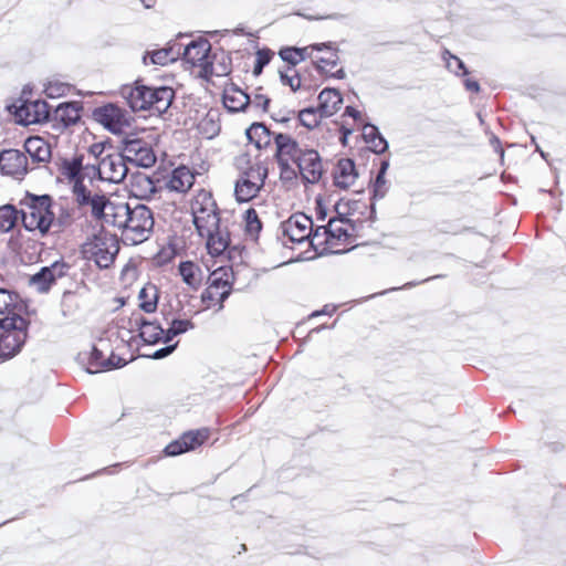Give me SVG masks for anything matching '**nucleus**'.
<instances>
[{"mask_svg": "<svg viewBox=\"0 0 566 566\" xmlns=\"http://www.w3.org/2000/svg\"><path fill=\"white\" fill-rule=\"evenodd\" d=\"M209 438V430L198 429L184 433L178 440L170 442L165 448V453L169 457H176L184 452L196 449Z\"/></svg>", "mask_w": 566, "mask_h": 566, "instance_id": "obj_17", "label": "nucleus"}, {"mask_svg": "<svg viewBox=\"0 0 566 566\" xmlns=\"http://www.w3.org/2000/svg\"><path fill=\"white\" fill-rule=\"evenodd\" d=\"M106 358L103 355V352L96 347L92 348L88 366H87V373L90 374H96L104 370V367H98L97 363H104Z\"/></svg>", "mask_w": 566, "mask_h": 566, "instance_id": "obj_45", "label": "nucleus"}, {"mask_svg": "<svg viewBox=\"0 0 566 566\" xmlns=\"http://www.w3.org/2000/svg\"><path fill=\"white\" fill-rule=\"evenodd\" d=\"M322 117H324V116L321 114L318 107L317 108L308 107V108L302 109L298 113V119H300L301 124L308 129H313V128L317 127Z\"/></svg>", "mask_w": 566, "mask_h": 566, "instance_id": "obj_38", "label": "nucleus"}, {"mask_svg": "<svg viewBox=\"0 0 566 566\" xmlns=\"http://www.w3.org/2000/svg\"><path fill=\"white\" fill-rule=\"evenodd\" d=\"M193 182V172L189 168L180 166L172 170L166 182V188L170 191L186 192L192 187Z\"/></svg>", "mask_w": 566, "mask_h": 566, "instance_id": "obj_24", "label": "nucleus"}, {"mask_svg": "<svg viewBox=\"0 0 566 566\" xmlns=\"http://www.w3.org/2000/svg\"><path fill=\"white\" fill-rule=\"evenodd\" d=\"M126 365V360L119 356L112 354L104 363H97L98 367H104V370L120 368Z\"/></svg>", "mask_w": 566, "mask_h": 566, "instance_id": "obj_47", "label": "nucleus"}, {"mask_svg": "<svg viewBox=\"0 0 566 566\" xmlns=\"http://www.w3.org/2000/svg\"><path fill=\"white\" fill-rule=\"evenodd\" d=\"M269 103L270 98L262 94H255L253 98H250V105L262 108L263 111H266Z\"/></svg>", "mask_w": 566, "mask_h": 566, "instance_id": "obj_51", "label": "nucleus"}, {"mask_svg": "<svg viewBox=\"0 0 566 566\" xmlns=\"http://www.w3.org/2000/svg\"><path fill=\"white\" fill-rule=\"evenodd\" d=\"M325 48H327V44H325V43L313 45V49H316V50H319V51L325 49Z\"/></svg>", "mask_w": 566, "mask_h": 566, "instance_id": "obj_59", "label": "nucleus"}, {"mask_svg": "<svg viewBox=\"0 0 566 566\" xmlns=\"http://www.w3.org/2000/svg\"><path fill=\"white\" fill-rule=\"evenodd\" d=\"M231 72L229 59L222 53L220 55L213 54L209 62L207 69H205L203 77L208 78L210 76H226Z\"/></svg>", "mask_w": 566, "mask_h": 566, "instance_id": "obj_33", "label": "nucleus"}, {"mask_svg": "<svg viewBox=\"0 0 566 566\" xmlns=\"http://www.w3.org/2000/svg\"><path fill=\"white\" fill-rule=\"evenodd\" d=\"M307 49H297V48H285L280 51V56L283 61L289 62L293 66L301 63L306 57Z\"/></svg>", "mask_w": 566, "mask_h": 566, "instance_id": "obj_41", "label": "nucleus"}, {"mask_svg": "<svg viewBox=\"0 0 566 566\" xmlns=\"http://www.w3.org/2000/svg\"><path fill=\"white\" fill-rule=\"evenodd\" d=\"M303 177L308 184L317 182L323 172V165L318 153L314 149H304L295 163Z\"/></svg>", "mask_w": 566, "mask_h": 566, "instance_id": "obj_20", "label": "nucleus"}, {"mask_svg": "<svg viewBox=\"0 0 566 566\" xmlns=\"http://www.w3.org/2000/svg\"><path fill=\"white\" fill-rule=\"evenodd\" d=\"M159 293L153 283H147L138 293L139 307L145 313H154L157 310Z\"/></svg>", "mask_w": 566, "mask_h": 566, "instance_id": "obj_31", "label": "nucleus"}, {"mask_svg": "<svg viewBox=\"0 0 566 566\" xmlns=\"http://www.w3.org/2000/svg\"><path fill=\"white\" fill-rule=\"evenodd\" d=\"M179 274L182 281L192 289H198L201 284V270L191 261H185L179 264Z\"/></svg>", "mask_w": 566, "mask_h": 566, "instance_id": "obj_35", "label": "nucleus"}, {"mask_svg": "<svg viewBox=\"0 0 566 566\" xmlns=\"http://www.w3.org/2000/svg\"><path fill=\"white\" fill-rule=\"evenodd\" d=\"M336 63H337V55L335 53H333L332 56L328 57V59H321L318 61V67H323V64L324 65L335 66Z\"/></svg>", "mask_w": 566, "mask_h": 566, "instance_id": "obj_54", "label": "nucleus"}, {"mask_svg": "<svg viewBox=\"0 0 566 566\" xmlns=\"http://www.w3.org/2000/svg\"><path fill=\"white\" fill-rule=\"evenodd\" d=\"M210 51L211 44L208 40L200 39L191 41L184 50V62L190 67H198L202 76L211 57Z\"/></svg>", "mask_w": 566, "mask_h": 566, "instance_id": "obj_15", "label": "nucleus"}, {"mask_svg": "<svg viewBox=\"0 0 566 566\" xmlns=\"http://www.w3.org/2000/svg\"><path fill=\"white\" fill-rule=\"evenodd\" d=\"M18 295L6 289H0V315L10 314L17 305Z\"/></svg>", "mask_w": 566, "mask_h": 566, "instance_id": "obj_42", "label": "nucleus"}, {"mask_svg": "<svg viewBox=\"0 0 566 566\" xmlns=\"http://www.w3.org/2000/svg\"><path fill=\"white\" fill-rule=\"evenodd\" d=\"M27 339V322L19 315L0 318V359L7 360L20 353Z\"/></svg>", "mask_w": 566, "mask_h": 566, "instance_id": "obj_5", "label": "nucleus"}, {"mask_svg": "<svg viewBox=\"0 0 566 566\" xmlns=\"http://www.w3.org/2000/svg\"><path fill=\"white\" fill-rule=\"evenodd\" d=\"M345 114L353 117V118H358L360 116V113L355 109L354 107L352 106H347L346 109H345Z\"/></svg>", "mask_w": 566, "mask_h": 566, "instance_id": "obj_55", "label": "nucleus"}, {"mask_svg": "<svg viewBox=\"0 0 566 566\" xmlns=\"http://www.w3.org/2000/svg\"><path fill=\"white\" fill-rule=\"evenodd\" d=\"M343 104L340 93L335 88H324L318 95V108L323 116L329 117L338 112Z\"/></svg>", "mask_w": 566, "mask_h": 566, "instance_id": "obj_26", "label": "nucleus"}, {"mask_svg": "<svg viewBox=\"0 0 566 566\" xmlns=\"http://www.w3.org/2000/svg\"><path fill=\"white\" fill-rule=\"evenodd\" d=\"M268 177V167L263 163H256L242 174L235 184V198L247 202L253 199L263 187Z\"/></svg>", "mask_w": 566, "mask_h": 566, "instance_id": "obj_8", "label": "nucleus"}, {"mask_svg": "<svg viewBox=\"0 0 566 566\" xmlns=\"http://www.w3.org/2000/svg\"><path fill=\"white\" fill-rule=\"evenodd\" d=\"M21 218L28 231L46 234L54 220V213L51 211V198L49 196L32 197L21 210Z\"/></svg>", "mask_w": 566, "mask_h": 566, "instance_id": "obj_7", "label": "nucleus"}, {"mask_svg": "<svg viewBox=\"0 0 566 566\" xmlns=\"http://www.w3.org/2000/svg\"><path fill=\"white\" fill-rule=\"evenodd\" d=\"M15 115L23 125L49 122L51 106L42 99L25 102L17 109Z\"/></svg>", "mask_w": 566, "mask_h": 566, "instance_id": "obj_18", "label": "nucleus"}, {"mask_svg": "<svg viewBox=\"0 0 566 566\" xmlns=\"http://www.w3.org/2000/svg\"><path fill=\"white\" fill-rule=\"evenodd\" d=\"M24 153L33 163H46L51 158L50 145L39 136H32L24 142Z\"/></svg>", "mask_w": 566, "mask_h": 566, "instance_id": "obj_25", "label": "nucleus"}, {"mask_svg": "<svg viewBox=\"0 0 566 566\" xmlns=\"http://www.w3.org/2000/svg\"><path fill=\"white\" fill-rule=\"evenodd\" d=\"M443 60L448 70L455 73L457 75L468 74L464 63L458 56L451 54L448 50L443 52Z\"/></svg>", "mask_w": 566, "mask_h": 566, "instance_id": "obj_43", "label": "nucleus"}, {"mask_svg": "<svg viewBox=\"0 0 566 566\" xmlns=\"http://www.w3.org/2000/svg\"><path fill=\"white\" fill-rule=\"evenodd\" d=\"M122 151L128 163L138 167L150 168L156 163V155L151 145L136 135L123 139Z\"/></svg>", "mask_w": 566, "mask_h": 566, "instance_id": "obj_9", "label": "nucleus"}, {"mask_svg": "<svg viewBox=\"0 0 566 566\" xmlns=\"http://www.w3.org/2000/svg\"><path fill=\"white\" fill-rule=\"evenodd\" d=\"M388 163L387 161H382L381 163V166H380V169L378 171V175H381V176H385L386 175V171L388 169Z\"/></svg>", "mask_w": 566, "mask_h": 566, "instance_id": "obj_57", "label": "nucleus"}, {"mask_svg": "<svg viewBox=\"0 0 566 566\" xmlns=\"http://www.w3.org/2000/svg\"><path fill=\"white\" fill-rule=\"evenodd\" d=\"M245 134L250 143H253L258 149L265 148L271 144V133L264 124H252Z\"/></svg>", "mask_w": 566, "mask_h": 566, "instance_id": "obj_34", "label": "nucleus"}, {"mask_svg": "<svg viewBox=\"0 0 566 566\" xmlns=\"http://www.w3.org/2000/svg\"><path fill=\"white\" fill-rule=\"evenodd\" d=\"M358 172L355 163L349 158H342L336 164L333 171L334 185L339 189L350 188L357 180Z\"/></svg>", "mask_w": 566, "mask_h": 566, "instance_id": "obj_23", "label": "nucleus"}, {"mask_svg": "<svg viewBox=\"0 0 566 566\" xmlns=\"http://www.w3.org/2000/svg\"><path fill=\"white\" fill-rule=\"evenodd\" d=\"M465 88L470 92L478 93L480 91V85L476 81L467 78L464 81Z\"/></svg>", "mask_w": 566, "mask_h": 566, "instance_id": "obj_53", "label": "nucleus"}, {"mask_svg": "<svg viewBox=\"0 0 566 566\" xmlns=\"http://www.w3.org/2000/svg\"><path fill=\"white\" fill-rule=\"evenodd\" d=\"M363 137L374 153L382 154L388 148L387 140L381 136L378 128L371 124L364 126Z\"/></svg>", "mask_w": 566, "mask_h": 566, "instance_id": "obj_32", "label": "nucleus"}, {"mask_svg": "<svg viewBox=\"0 0 566 566\" xmlns=\"http://www.w3.org/2000/svg\"><path fill=\"white\" fill-rule=\"evenodd\" d=\"M562 448H563V444H559V447H558V448H554V450H555V451H556V450H562Z\"/></svg>", "mask_w": 566, "mask_h": 566, "instance_id": "obj_61", "label": "nucleus"}, {"mask_svg": "<svg viewBox=\"0 0 566 566\" xmlns=\"http://www.w3.org/2000/svg\"><path fill=\"white\" fill-rule=\"evenodd\" d=\"M311 228H313L312 219L303 213L293 214L280 227L282 239H287L292 243L306 242L311 234ZM286 242L283 240V244Z\"/></svg>", "mask_w": 566, "mask_h": 566, "instance_id": "obj_12", "label": "nucleus"}, {"mask_svg": "<svg viewBox=\"0 0 566 566\" xmlns=\"http://www.w3.org/2000/svg\"><path fill=\"white\" fill-rule=\"evenodd\" d=\"M136 326L139 328V336L146 344H156L160 340L165 342L166 329L155 322L144 318L135 319Z\"/></svg>", "mask_w": 566, "mask_h": 566, "instance_id": "obj_28", "label": "nucleus"}, {"mask_svg": "<svg viewBox=\"0 0 566 566\" xmlns=\"http://www.w3.org/2000/svg\"><path fill=\"white\" fill-rule=\"evenodd\" d=\"M387 187L385 176L377 175L374 184V197L382 199L386 196Z\"/></svg>", "mask_w": 566, "mask_h": 566, "instance_id": "obj_49", "label": "nucleus"}, {"mask_svg": "<svg viewBox=\"0 0 566 566\" xmlns=\"http://www.w3.org/2000/svg\"><path fill=\"white\" fill-rule=\"evenodd\" d=\"M120 95L133 111L165 113L172 103L175 93L168 86L150 87L136 83L122 87Z\"/></svg>", "mask_w": 566, "mask_h": 566, "instance_id": "obj_3", "label": "nucleus"}, {"mask_svg": "<svg viewBox=\"0 0 566 566\" xmlns=\"http://www.w3.org/2000/svg\"><path fill=\"white\" fill-rule=\"evenodd\" d=\"M329 235V244L332 248V253H344L348 250L345 248H340L345 243L349 241V227L344 219H332L328 221L326 226Z\"/></svg>", "mask_w": 566, "mask_h": 566, "instance_id": "obj_22", "label": "nucleus"}, {"mask_svg": "<svg viewBox=\"0 0 566 566\" xmlns=\"http://www.w3.org/2000/svg\"><path fill=\"white\" fill-rule=\"evenodd\" d=\"M70 265L63 261H55L50 266L42 268L38 273L30 277V284L40 292H46L50 286L66 274Z\"/></svg>", "mask_w": 566, "mask_h": 566, "instance_id": "obj_21", "label": "nucleus"}, {"mask_svg": "<svg viewBox=\"0 0 566 566\" xmlns=\"http://www.w3.org/2000/svg\"><path fill=\"white\" fill-rule=\"evenodd\" d=\"M232 272L229 268L219 266L209 276V286L202 294V300L218 301L220 307L231 293Z\"/></svg>", "mask_w": 566, "mask_h": 566, "instance_id": "obj_11", "label": "nucleus"}, {"mask_svg": "<svg viewBox=\"0 0 566 566\" xmlns=\"http://www.w3.org/2000/svg\"><path fill=\"white\" fill-rule=\"evenodd\" d=\"M98 148H99V145H94V146L92 147V151L95 154V149H98Z\"/></svg>", "mask_w": 566, "mask_h": 566, "instance_id": "obj_60", "label": "nucleus"}, {"mask_svg": "<svg viewBox=\"0 0 566 566\" xmlns=\"http://www.w3.org/2000/svg\"><path fill=\"white\" fill-rule=\"evenodd\" d=\"M176 346H177V344H174V345H169L164 348H160V349L156 350L153 355H150V357L154 359L165 358L175 350Z\"/></svg>", "mask_w": 566, "mask_h": 566, "instance_id": "obj_52", "label": "nucleus"}, {"mask_svg": "<svg viewBox=\"0 0 566 566\" xmlns=\"http://www.w3.org/2000/svg\"><path fill=\"white\" fill-rule=\"evenodd\" d=\"M344 15L343 14H339V13H334V14H331V15H326V17H319L318 19H333V20H339V19H343ZM308 19H314L313 17H308Z\"/></svg>", "mask_w": 566, "mask_h": 566, "instance_id": "obj_56", "label": "nucleus"}, {"mask_svg": "<svg viewBox=\"0 0 566 566\" xmlns=\"http://www.w3.org/2000/svg\"><path fill=\"white\" fill-rule=\"evenodd\" d=\"M193 224L198 234L206 239L211 256H221L230 245V232L221 221L217 203L210 192L201 190L191 201Z\"/></svg>", "mask_w": 566, "mask_h": 566, "instance_id": "obj_1", "label": "nucleus"}, {"mask_svg": "<svg viewBox=\"0 0 566 566\" xmlns=\"http://www.w3.org/2000/svg\"><path fill=\"white\" fill-rule=\"evenodd\" d=\"M148 56L150 59V63L161 66L167 65L176 59L171 49H160L153 52H147L144 56L145 64H147Z\"/></svg>", "mask_w": 566, "mask_h": 566, "instance_id": "obj_39", "label": "nucleus"}, {"mask_svg": "<svg viewBox=\"0 0 566 566\" xmlns=\"http://www.w3.org/2000/svg\"><path fill=\"white\" fill-rule=\"evenodd\" d=\"M81 109V105L76 102L61 103L51 113L49 122L52 123L53 128L63 132L80 120Z\"/></svg>", "mask_w": 566, "mask_h": 566, "instance_id": "obj_19", "label": "nucleus"}, {"mask_svg": "<svg viewBox=\"0 0 566 566\" xmlns=\"http://www.w3.org/2000/svg\"><path fill=\"white\" fill-rule=\"evenodd\" d=\"M276 145V160L282 170L285 172L290 170V160L296 163L297 157L302 155L304 149H301L298 144L286 134H277L274 137Z\"/></svg>", "mask_w": 566, "mask_h": 566, "instance_id": "obj_16", "label": "nucleus"}, {"mask_svg": "<svg viewBox=\"0 0 566 566\" xmlns=\"http://www.w3.org/2000/svg\"><path fill=\"white\" fill-rule=\"evenodd\" d=\"M123 212H117L113 227L122 229V238L125 244L137 245L146 241L154 229V216L151 210L142 203L130 206L119 202Z\"/></svg>", "mask_w": 566, "mask_h": 566, "instance_id": "obj_2", "label": "nucleus"}, {"mask_svg": "<svg viewBox=\"0 0 566 566\" xmlns=\"http://www.w3.org/2000/svg\"><path fill=\"white\" fill-rule=\"evenodd\" d=\"M73 193L78 206H88L92 216L103 223L113 226L116 222L117 212H123L119 202H113L105 195L93 192L81 180H76L73 186Z\"/></svg>", "mask_w": 566, "mask_h": 566, "instance_id": "obj_4", "label": "nucleus"}, {"mask_svg": "<svg viewBox=\"0 0 566 566\" xmlns=\"http://www.w3.org/2000/svg\"><path fill=\"white\" fill-rule=\"evenodd\" d=\"M270 62V54L268 51L259 50L256 52V61L253 69L254 74H260L262 69Z\"/></svg>", "mask_w": 566, "mask_h": 566, "instance_id": "obj_48", "label": "nucleus"}, {"mask_svg": "<svg viewBox=\"0 0 566 566\" xmlns=\"http://www.w3.org/2000/svg\"><path fill=\"white\" fill-rule=\"evenodd\" d=\"M127 159L120 154H109L101 159L97 174L101 180L119 184L127 176Z\"/></svg>", "mask_w": 566, "mask_h": 566, "instance_id": "obj_13", "label": "nucleus"}, {"mask_svg": "<svg viewBox=\"0 0 566 566\" xmlns=\"http://www.w3.org/2000/svg\"><path fill=\"white\" fill-rule=\"evenodd\" d=\"M119 251L117 238L107 232H99L88 238L82 245V253L87 260H93L101 269L109 268Z\"/></svg>", "mask_w": 566, "mask_h": 566, "instance_id": "obj_6", "label": "nucleus"}, {"mask_svg": "<svg viewBox=\"0 0 566 566\" xmlns=\"http://www.w3.org/2000/svg\"><path fill=\"white\" fill-rule=\"evenodd\" d=\"M223 105L232 113L241 112L250 105V97L240 88L229 87L223 94Z\"/></svg>", "mask_w": 566, "mask_h": 566, "instance_id": "obj_29", "label": "nucleus"}, {"mask_svg": "<svg viewBox=\"0 0 566 566\" xmlns=\"http://www.w3.org/2000/svg\"><path fill=\"white\" fill-rule=\"evenodd\" d=\"M245 228L247 232L252 237H255L262 228L261 221L254 209H248L245 211Z\"/></svg>", "mask_w": 566, "mask_h": 566, "instance_id": "obj_44", "label": "nucleus"}, {"mask_svg": "<svg viewBox=\"0 0 566 566\" xmlns=\"http://www.w3.org/2000/svg\"><path fill=\"white\" fill-rule=\"evenodd\" d=\"M306 242H308L314 251L321 255L332 253L329 235L326 226L317 227L314 231L313 228H311V234Z\"/></svg>", "mask_w": 566, "mask_h": 566, "instance_id": "obj_30", "label": "nucleus"}, {"mask_svg": "<svg viewBox=\"0 0 566 566\" xmlns=\"http://www.w3.org/2000/svg\"><path fill=\"white\" fill-rule=\"evenodd\" d=\"M193 328L189 319H172L170 326L166 329L165 343H169L174 337Z\"/></svg>", "mask_w": 566, "mask_h": 566, "instance_id": "obj_40", "label": "nucleus"}, {"mask_svg": "<svg viewBox=\"0 0 566 566\" xmlns=\"http://www.w3.org/2000/svg\"><path fill=\"white\" fill-rule=\"evenodd\" d=\"M129 191L136 198L150 199L157 192V187L147 175L136 174L130 179Z\"/></svg>", "mask_w": 566, "mask_h": 566, "instance_id": "obj_27", "label": "nucleus"}, {"mask_svg": "<svg viewBox=\"0 0 566 566\" xmlns=\"http://www.w3.org/2000/svg\"><path fill=\"white\" fill-rule=\"evenodd\" d=\"M67 90V86H65L64 84H50L46 88H45V92H46V95L49 97H55V96H61L63 95Z\"/></svg>", "mask_w": 566, "mask_h": 566, "instance_id": "obj_50", "label": "nucleus"}, {"mask_svg": "<svg viewBox=\"0 0 566 566\" xmlns=\"http://www.w3.org/2000/svg\"><path fill=\"white\" fill-rule=\"evenodd\" d=\"M0 170L3 175L21 179L30 170L27 154L19 149L2 150L0 153Z\"/></svg>", "mask_w": 566, "mask_h": 566, "instance_id": "obj_14", "label": "nucleus"}, {"mask_svg": "<svg viewBox=\"0 0 566 566\" xmlns=\"http://www.w3.org/2000/svg\"><path fill=\"white\" fill-rule=\"evenodd\" d=\"M335 76H336L337 78H344V77H345V72H344V70H342V69H340V70H338V71L335 73Z\"/></svg>", "mask_w": 566, "mask_h": 566, "instance_id": "obj_58", "label": "nucleus"}, {"mask_svg": "<svg viewBox=\"0 0 566 566\" xmlns=\"http://www.w3.org/2000/svg\"><path fill=\"white\" fill-rule=\"evenodd\" d=\"M294 74L281 73V80L284 85H289L293 92H296L301 87V78L298 74L293 70Z\"/></svg>", "mask_w": 566, "mask_h": 566, "instance_id": "obj_46", "label": "nucleus"}, {"mask_svg": "<svg viewBox=\"0 0 566 566\" xmlns=\"http://www.w3.org/2000/svg\"><path fill=\"white\" fill-rule=\"evenodd\" d=\"M63 175L71 181H73V186L76 180H81L83 182V158L82 156L74 157L71 160H65L63 163Z\"/></svg>", "mask_w": 566, "mask_h": 566, "instance_id": "obj_36", "label": "nucleus"}, {"mask_svg": "<svg viewBox=\"0 0 566 566\" xmlns=\"http://www.w3.org/2000/svg\"><path fill=\"white\" fill-rule=\"evenodd\" d=\"M94 119L113 134H122L132 124V116L115 104L97 107Z\"/></svg>", "mask_w": 566, "mask_h": 566, "instance_id": "obj_10", "label": "nucleus"}, {"mask_svg": "<svg viewBox=\"0 0 566 566\" xmlns=\"http://www.w3.org/2000/svg\"><path fill=\"white\" fill-rule=\"evenodd\" d=\"M18 213L11 205L0 207V232H8L15 226Z\"/></svg>", "mask_w": 566, "mask_h": 566, "instance_id": "obj_37", "label": "nucleus"}]
</instances>
